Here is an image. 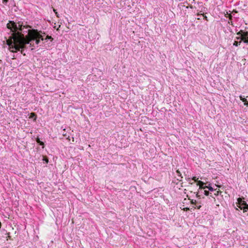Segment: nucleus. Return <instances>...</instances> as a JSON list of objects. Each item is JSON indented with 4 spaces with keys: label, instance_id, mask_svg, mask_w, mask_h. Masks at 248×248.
Here are the masks:
<instances>
[{
    "label": "nucleus",
    "instance_id": "1",
    "mask_svg": "<svg viewBox=\"0 0 248 248\" xmlns=\"http://www.w3.org/2000/svg\"><path fill=\"white\" fill-rule=\"evenodd\" d=\"M23 23L18 22L17 24L13 21H10L7 24V27L13 33L11 36L7 40V44L9 46L11 52H15L20 51L23 54L24 49L26 48L25 41V36L19 31H22Z\"/></svg>",
    "mask_w": 248,
    "mask_h": 248
},
{
    "label": "nucleus",
    "instance_id": "2",
    "mask_svg": "<svg viewBox=\"0 0 248 248\" xmlns=\"http://www.w3.org/2000/svg\"><path fill=\"white\" fill-rule=\"evenodd\" d=\"M28 34L25 36V41L26 45L27 44H30V46H32V44L30 42L32 40H35V39H41L44 40V38L42 35V32L41 31H38L37 30L32 29L29 30L28 31Z\"/></svg>",
    "mask_w": 248,
    "mask_h": 248
},
{
    "label": "nucleus",
    "instance_id": "3",
    "mask_svg": "<svg viewBox=\"0 0 248 248\" xmlns=\"http://www.w3.org/2000/svg\"><path fill=\"white\" fill-rule=\"evenodd\" d=\"M238 203L240 205L239 208L241 209H243L245 211H246V209H248V205L247 204L246 202L243 201L241 198H238L237 199Z\"/></svg>",
    "mask_w": 248,
    "mask_h": 248
},
{
    "label": "nucleus",
    "instance_id": "4",
    "mask_svg": "<svg viewBox=\"0 0 248 248\" xmlns=\"http://www.w3.org/2000/svg\"><path fill=\"white\" fill-rule=\"evenodd\" d=\"M204 185V183L201 181H197V185H199L200 186V188L201 189H205V188H204L205 186H203Z\"/></svg>",
    "mask_w": 248,
    "mask_h": 248
},
{
    "label": "nucleus",
    "instance_id": "5",
    "mask_svg": "<svg viewBox=\"0 0 248 248\" xmlns=\"http://www.w3.org/2000/svg\"><path fill=\"white\" fill-rule=\"evenodd\" d=\"M241 34L242 35L244 36V37H247L248 35V32L246 31L244 32L242 31H240L238 33H237V34Z\"/></svg>",
    "mask_w": 248,
    "mask_h": 248
},
{
    "label": "nucleus",
    "instance_id": "6",
    "mask_svg": "<svg viewBox=\"0 0 248 248\" xmlns=\"http://www.w3.org/2000/svg\"><path fill=\"white\" fill-rule=\"evenodd\" d=\"M241 40L244 41L246 43H248V38L247 37H244L243 35H241Z\"/></svg>",
    "mask_w": 248,
    "mask_h": 248
},
{
    "label": "nucleus",
    "instance_id": "7",
    "mask_svg": "<svg viewBox=\"0 0 248 248\" xmlns=\"http://www.w3.org/2000/svg\"><path fill=\"white\" fill-rule=\"evenodd\" d=\"M241 100L244 102V105L245 106H248V102L247 101V99L245 98H243L242 96H240Z\"/></svg>",
    "mask_w": 248,
    "mask_h": 248
},
{
    "label": "nucleus",
    "instance_id": "8",
    "mask_svg": "<svg viewBox=\"0 0 248 248\" xmlns=\"http://www.w3.org/2000/svg\"><path fill=\"white\" fill-rule=\"evenodd\" d=\"M36 142L39 143L40 145H42L43 148L44 147V143L43 141L40 140L39 139L37 138L36 140Z\"/></svg>",
    "mask_w": 248,
    "mask_h": 248
},
{
    "label": "nucleus",
    "instance_id": "9",
    "mask_svg": "<svg viewBox=\"0 0 248 248\" xmlns=\"http://www.w3.org/2000/svg\"><path fill=\"white\" fill-rule=\"evenodd\" d=\"M176 172L178 174V176L180 177V178H177V180L181 181V179H182L183 178V177L181 176L182 174H181L180 171L178 170H176Z\"/></svg>",
    "mask_w": 248,
    "mask_h": 248
},
{
    "label": "nucleus",
    "instance_id": "10",
    "mask_svg": "<svg viewBox=\"0 0 248 248\" xmlns=\"http://www.w3.org/2000/svg\"><path fill=\"white\" fill-rule=\"evenodd\" d=\"M204 188H208L210 191H213L214 190V188L210 186V185L208 186H205ZM216 191V190H215Z\"/></svg>",
    "mask_w": 248,
    "mask_h": 248
},
{
    "label": "nucleus",
    "instance_id": "11",
    "mask_svg": "<svg viewBox=\"0 0 248 248\" xmlns=\"http://www.w3.org/2000/svg\"><path fill=\"white\" fill-rule=\"evenodd\" d=\"M241 43V41H240L239 42L234 41V42L233 43V45L235 46H238V45H240Z\"/></svg>",
    "mask_w": 248,
    "mask_h": 248
},
{
    "label": "nucleus",
    "instance_id": "12",
    "mask_svg": "<svg viewBox=\"0 0 248 248\" xmlns=\"http://www.w3.org/2000/svg\"><path fill=\"white\" fill-rule=\"evenodd\" d=\"M202 15L203 16L204 19H205L206 20H208L207 17L206 16H204V14H201V15H200L199 14H198V16H201Z\"/></svg>",
    "mask_w": 248,
    "mask_h": 248
},
{
    "label": "nucleus",
    "instance_id": "13",
    "mask_svg": "<svg viewBox=\"0 0 248 248\" xmlns=\"http://www.w3.org/2000/svg\"><path fill=\"white\" fill-rule=\"evenodd\" d=\"M45 39V40L51 39L52 40L53 38H52V37L51 36L47 35L46 38Z\"/></svg>",
    "mask_w": 248,
    "mask_h": 248
},
{
    "label": "nucleus",
    "instance_id": "14",
    "mask_svg": "<svg viewBox=\"0 0 248 248\" xmlns=\"http://www.w3.org/2000/svg\"><path fill=\"white\" fill-rule=\"evenodd\" d=\"M43 160L45 161L46 163L48 162V159L46 157H44Z\"/></svg>",
    "mask_w": 248,
    "mask_h": 248
},
{
    "label": "nucleus",
    "instance_id": "15",
    "mask_svg": "<svg viewBox=\"0 0 248 248\" xmlns=\"http://www.w3.org/2000/svg\"><path fill=\"white\" fill-rule=\"evenodd\" d=\"M204 194L206 195V196H208L209 195V192L208 191H207V190H204Z\"/></svg>",
    "mask_w": 248,
    "mask_h": 248
},
{
    "label": "nucleus",
    "instance_id": "16",
    "mask_svg": "<svg viewBox=\"0 0 248 248\" xmlns=\"http://www.w3.org/2000/svg\"><path fill=\"white\" fill-rule=\"evenodd\" d=\"M35 43H36V44H37V45L39 44L40 42V40L38 39H35Z\"/></svg>",
    "mask_w": 248,
    "mask_h": 248
},
{
    "label": "nucleus",
    "instance_id": "17",
    "mask_svg": "<svg viewBox=\"0 0 248 248\" xmlns=\"http://www.w3.org/2000/svg\"><path fill=\"white\" fill-rule=\"evenodd\" d=\"M220 192H220V191H219V190H217V191H216V192L214 194V195H215V196H217V195H218L219 193H220Z\"/></svg>",
    "mask_w": 248,
    "mask_h": 248
},
{
    "label": "nucleus",
    "instance_id": "18",
    "mask_svg": "<svg viewBox=\"0 0 248 248\" xmlns=\"http://www.w3.org/2000/svg\"><path fill=\"white\" fill-rule=\"evenodd\" d=\"M192 180H194L195 182H197V181H198L197 180V179H196V177H193L192 178Z\"/></svg>",
    "mask_w": 248,
    "mask_h": 248
},
{
    "label": "nucleus",
    "instance_id": "19",
    "mask_svg": "<svg viewBox=\"0 0 248 248\" xmlns=\"http://www.w3.org/2000/svg\"><path fill=\"white\" fill-rule=\"evenodd\" d=\"M191 202L192 204H195L196 203V201L194 202L193 200H192Z\"/></svg>",
    "mask_w": 248,
    "mask_h": 248
},
{
    "label": "nucleus",
    "instance_id": "20",
    "mask_svg": "<svg viewBox=\"0 0 248 248\" xmlns=\"http://www.w3.org/2000/svg\"><path fill=\"white\" fill-rule=\"evenodd\" d=\"M55 14H56V15L57 17H59V14L57 12H56Z\"/></svg>",
    "mask_w": 248,
    "mask_h": 248
},
{
    "label": "nucleus",
    "instance_id": "21",
    "mask_svg": "<svg viewBox=\"0 0 248 248\" xmlns=\"http://www.w3.org/2000/svg\"><path fill=\"white\" fill-rule=\"evenodd\" d=\"M31 115H33V116H36L35 113H31Z\"/></svg>",
    "mask_w": 248,
    "mask_h": 248
},
{
    "label": "nucleus",
    "instance_id": "22",
    "mask_svg": "<svg viewBox=\"0 0 248 248\" xmlns=\"http://www.w3.org/2000/svg\"><path fill=\"white\" fill-rule=\"evenodd\" d=\"M53 11H54V12L55 14H56V12H56V9H53Z\"/></svg>",
    "mask_w": 248,
    "mask_h": 248
},
{
    "label": "nucleus",
    "instance_id": "23",
    "mask_svg": "<svg viewBox=\"0 0 248 248\" xmlns=\"http://www.w3.org/2000/svg\"><path fill=\"white\" fill-rule=\"evenodd\" d=\"M201 207V205L197 206L198 209H200Z\"/></svg>",
    "mask_w": 248,
    "mask_h": 248
},
{
    "label": "nucleus",
    "instance_id": "24",
    "mask_svg": "<svg viewBox=\"0 0 248 248\" xmlns=\"http://www.w3.org/2000/svg\"><path fill=\"white\" fill-rule=\"evenodd\" d=\"M197 19H198V20H200V19H201L200 17H198V18H197Z\"/></svg>",
    "mask_w": 248,
    "mask_h": 248
},
{
    "label": "nucleus",
    "instance_id": "25",
    "mask_svg": "<svg viewBox=\"0 0 248 248\" xmlns=\"http://www.w3.org/2000/svg\"><path fill=\"white\" fill-rule=\"evenodd\" d=\"M1 222H0V228H1Z\"/></svg>",
    "mask_w": 248,
    "mask_h": 248
},
{
    "label": "nucleus",
    "instance_id": "26",
    "mask_svg": "<svg viewBox=\"0 0 248 248\" xmlns=\"http://www.w3.org/2000/svg\"><path fill=\"white\" fill-rule=\"evenodd\" d=\"M186 210L189 209L188 208H186Z\"/></svg>",
    "mask_w": 248,
    "mask_h": 248
}]
</instances>
